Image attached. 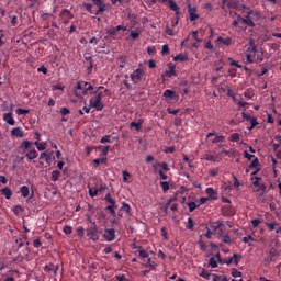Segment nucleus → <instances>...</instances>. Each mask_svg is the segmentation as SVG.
<instances>
[{
    "instance_id": "1",
    "label": "nucleus",
    "mask_w": 281,
    "mask_h": 281,
    "mask_svg": "<svg viewBox=\"0 0 281 281\" xmlns=\"http://www.w3.org/2000/svg\"><path fill=\"white\" fill-rule=\"evenodd\" d=\"M240 8L243 10V15H238V21H240L241 24H246L249 27H255L256 26L255 21H256V18L259 16V13L244 4L240 5Z\"/></svg>"
},
{
    "instance_id": "2",
    "label": "nucleus",
    "mask_w": 281,
    "mask_h": 281,
    "mask_svg": "<svg viewBox=\"0 0 281 281\" xmlns=\"http://www.w3.org/2000/svg\"><path fill=\"white\" fill-rule=\"evenodd\" d=\"M93 90H94V87L92 86V83L87 81H79L77 82L74 91L77 98H82V95H89L90 91H93Z\"/></svg>"
},
{
    "instance_id": "3",
    "label": "nucleus",
    "mask_w": 281,
    "mask_h": 281,
    "mask_svg": "<svg viewBox=\"0 0 281 281\" xmlns=\"http://www.w3.org/2000/svg\"><path fill=\"white\" fill-rule=\"evenodd\" d=\"M256 54H258V48L251 40L249 47L246 49V65H254Z\"/></svg>"
},
{
    "instance_id": "4",
    "label": "nucleus",
    "mask_w": 281,
    "mask_h": 281,
    "mask_svg": "<svg viewBox=\"0 0 281 281\" xmlns=\"http://www.w3.org/2000/svg\"><path fill=\"white\" fill-rule=\"evenodd\" d=\"M226 226H227L228 228H232V227H233V225H232L229 222H224V221H216V222H214V223L212 224V228L214 229V232H217V234H218L220 236H222V234H223V235L227 234V233H226Z\"/></svg>"
},
{
    "instance_id": "5",
    "label": "nucleus",
    "mask_w": 281,
    "mask_h": 281,
    "mask_svg": "<svg viewBox=\"0 0 281 281\" xmlns=\"http://www.w3.org/2000/svg\"><path fill=\"white\" fill-rule=\"evenodd\" d=\"M206 140L212 145L223 144L225 143V136L220 135L216 131H212L206 135Z\"/></svg>"
},
{
    "instance_id": "6",
    "label": "nucleus",
    "mask_w": 281,
    "mask_h": 281,
    "mask_svg": "<svg viewBox=\"0 0 281 281\" xmlns=\"http://www.w3.org/2000/svg\"><path fill=\"white\" fill-rule=\"evenodd\" d=\"M86 234H87V237L94 243L99 241L100 239L99 229L95 225L88 227L86 229Z\"/></svg>"
},
{
    "instance_id": "7",
    "label": "nucleus",
    "mask_w": 281,
    "mask_h": 281,
    "mask_svg": "<svg viewBox=\"0 0 281 281\" xmlns=\"http://www.w3.org/2000/svg\"><path fill=\"white\" fill-rule=\"evenodd\" d=\"M144 74H146L144 68H137L130 75V78L134 85H137L144 78Z\"/></svg>"
},
{
    "instance_id": "8",
    "label": "nucleus",
    "mask_w": 281,
    "mask_h": 281,
    "mask_svg": "<svg viewBox=\"0 0 281 281\" xmlns=\"http://www.w3.org/2000/svg\"><path fill=\"white\" fill-rule=\"evenodd\" d=\"M89 104L91 109H95V111H102L104 109V103H102V99L100 97H93L89 100Z\"/></svg>"
},
{
    "instance_id": "9",
    "label": "nucleus",
    "mask_w": 281,
    "mask_h": 281,
    "mask_svg": "<svg viewBox=\"0 0 281 281\" xmlns=\"http://www.w3.org/2000/svg\"><path fill=\"white\" fill-rule=\"evenodd\" d=\"M93 5L98 7L97 12H94L95 15L102 14L104 11H106V4L104 3V0H91Z\"/></svg>"
},
{
    "instance_id": "10",
    "label": "nucleus",
    "mask_w": 281,
    "mask_h": 281,
    "mask_svg": "<svg viewBox=\"0 0 281 281\" xmlns=\"http://www.w3.org/2000/svg\"><path fill=\"white\" fill-rule=\"evenodd\" d=\"M252 186L257 189V192L265 191L266 186L262 182V179L260 177H251Z\"/></svg>"
},
{
    "instance_id": "11",
    "label": "nucleus",
    "mask_w": 281,
    "mask_h": 281,
    "mask_svg": "<svg viewBox=\"0 0 281 281\" xmlns=\"http://www.w3.org/2000/svg\"><path fill=\"white\" fill-rule=\"evenodd\" d=\"M103 238L108 243H112L115 240V229L114 228H106L103 234Z\"/></svg>"
},
{
    "instance_id": "12",
    "label": "nucleus",
    "mask_w": 281,
    "mask_h": 281,
    "mask_svg": "<svg viewBox=\"0 0 281 281\" xmlns=\"http://www.w3.org/2000/svg\"><path fill=\"white\" fill-rule=\"evenodd\" d=\"M92 94L102 100V98L109 95V89H104V86H100L95 91L92 92Z\"/></svg>"
},
{
    "instance_id": "13",
    "label": "nucleus",
    "mask_w": 281,
    "mask_h": 281,
    "mask_svg": "<svg viewBox=\"0 0 281 281\" xmlns=\"http://www.w3.org/2000/svg\"><path fill=\"white\" fill-rule=\"evenodd\" d=\"M44 271L46 273H53L54 276H57V273L59 271V267L57 265L49 262L48 265H46L44 267Z\"/></svg>"
},
{
    "instance_id": "14",
    "label": "nucleus",
    "mask_w": 281,
    "mask_h": 281,
    "mask_svg": "<svg viewBox=\"0 0 281 281\" xmlns=\"http://www.w3.org/2000/svg\"><path fill=\"white\" fill-rule=\"evenodd\" d=\"M225 4L229 8V9H237L240 4L239 1L237 0H222V5L221 8L224 9Z\"/></svg>"
},
{
    "instance_id": "15",
    "label": "nucleus",
    "mask_w": 281,
    "mask_h": 281,
    "mask_svg": "<svg viewBox=\"0 0 281 281\" xmlns=\"http://www.w3.org/2000/svg\"><path fill=\"white\" fill-rule=\"evenodd\" d=\"M215 43L217 45H224V47H231L232 43H233V40L231 37H222V36H218L215 41Z\"/></svg>"
},
{
    "instance_id": "16",
    "label": "nucleus",
    "mask_w": 281,
    "mask_h": 281,
    "mask_svg": "<svg viewBox=\"0 0 281 281\" xmlns=\"http://www.w3.org/2000/svg\"><path fill=\"white\" fill-rule=\"evenodd\" d=\"M188 13H189V19L191 22H194L195 20L199 19V15L196 14V8L191 7V4H188Z\"/></svg>"
},
{
    "instance_id": "17",
    "label": "nucleus",
    "mask_w": 281,
    "mask_h": 281,
    "mask_svg": "<svg viewBox=\"0 0 281 281\" xmlns=\"http://www.w3.org/2000/svg\"><path fill=\"white\" fill-rule=\"evenodd\" d=\"M166 100H178L179 95L173 90L167 89L162 93Z\"/></svg>"
},
{
    "instance_id": "18",
    "label": "nucleus",
    "mask_w": 281,
    "mask_h": 281,
    "mask_svg": "<svg viewBox=\"0 0 281 281\" xmlns=\"http://www.w3.org/2000/svg\"><path fill=\"white\" fill-rule=\"evenodd\" d=\"M3 121L10 125V126H15L16 122L13 117V113L12 112H8L3 114Z\"/></svg>"
},
{
    "instance_id": "19",
    "label": "nucleus",
    "mask_w": 281,
    "mask_h": 281,
    "mask_svg": "<svg viewBox=\"0 0 281 281\" xmlns=\"http://www.w3.org/2000/svg\"><path fill=\"white\" fill-rule=\"evenodd\" d=\"M25 158H26L29 161L35 160V159L38 158V151H37L35 148H32V149H30V150L26 151Z\"/></svg>"
},
{
    "instance_id": "20",
    "label": "nucleus",
    "mask_w": 281,
    "mask_h": 281,
    "mask_svg": "<svg viewBox=\"0 0 281 281\" xmlns=\"http://www.w3.org/2000/svg\"><path fill=\"white\" fill-rule=\"evenodd\" d=\"M34 143L31 142V140H23L20 145V149L23 151V153H27L32 149Z\"/></svg>"
},
{
    "instance_id": "21",
    "label": "nucleus",
    "mask_w": 281,
    "mask_h": 281,
    "mask_svg": "<svg viewBox=\"0 0 281 281\" xmlns=\"http://www.w3.org/2000/svg\"><path fill=\"white\" fill-rule=\"evenodd\" d=\"M11 136L16 138H24L25 134L22 131V127H14L11 130Z\"/></svg>"
},
{
    "instance_id": "22",
    "label": "nucleus",
    "mask_w": 281,
    "mask_h": 281,
    "mask_svg": "<svg viewBox=\"0 0 281 281\" xmlns=\"http://www.w3.org/2000/svg\"><path fill=\"white\" fill-rule=\"evenodd\" d=\"M205 193L209 195V200L216 201L217 200V192L213 188L209 187L205 189Z\"/></svg>"
},
{
    "instance_id": "23",
    "label": "nucleus",
    "mask_w": 281,
    "mask_h": 281,
    "mask_svg": "<svg viewBox=\"0 0 281 281\" xmlns=\"http://www.w3.org/2000/svg\"><path fill=\"white\" fill-rule=\"evenodd\" d=\"M165 76H167V78H172V76H177L176 66L172 63L168 64V70L165 72Z\"/></svg>"
},
{
    "instance_id": "24",
    "label": "nucleus",
    "mask_w": 281,
    "mask_h": 281,
    "mask_svg": "<svg viewBox=\"0 0 281 281\" xmlns=\"http://www.w3.org/2000/svg\"><path fill=\"white\" fill-rule=\"evenodd\" d=\"M60 16L66 19V23H69V20L75 18V15L67 9L61 10Z\"/></svg>"
},
{
    "instance_id": "25",
    "label": "nucleus",
    "mask_w": 281,
    "mask_h": 281,
    "mask_svg": "<svg viewBox=\"0 0 281 281\" xmlns=\"http://www.w3.org/2000/svg\"><path fill=\"white\" fill-rule=\"evenodd\" d=\"M0 192L7 200H11L13 196V192L9 187L2 188Z\"/></svg>"
},
{
    "instance_id": "26",
    "label": "nucleus",
    "mask_w": 281,
    "mask_h": 281,
    "mask_svg": "<svg viewBox=\"0 0 281 281\" xmlns=\"http://www.w3.org/2000/svg\"><path fill=\"white\" fill-rule=\"evenodd\" d=\"M142 125H144V119H138L137 122H132L130 126L135 128L137 132L142 131Z\"/></svg>"
},
{
    "instance_id": "27",
    "label": "nucleus",
    "mask_w": 281,
    "mask_h": 281,
    "mask_svg": "<svg viewBox=\"0 0 281 281\" xmlns=\"http://www.w3.org/2000/svg\"><path fill=\"white\" fill-rule=\"evenodd\" d=\"M222 212L224 216H227V217L234 216V210L232 206L224 205L222 209Z\"/></svg>"
},
{
    "instance_id": "28",
    "label": "nucleus",
    "mask_w": 281,
    "mask_h": 281,
    "mask_svg": "<svg viewBox=\"0 0 281 281\" xmlns=\"http://www.w3.org/2000/svg\"><path fill=\"white\" fill-rule=\"evenodd\" d=\"M143 30L142 27H136L134 30H131L130 32V36L133 38V40H137L139 38V35L142 34Z\"/></svg>"
},
{
    "instance_id": "29",
    "label": "nucleus",
    "mask_w": 281,
    "mask_h": 281,
    "mask_svg": "<svg viewBox=\"0 0 281 281\" xmlns=\"http://www.w3.org/2000/svg\"><path fill=\"white\" fill-rule=\"evenodd\" d=\"M34 146L37 148L38 151H45L47 149V143L46 142H34Z\"/></svg>"
},
{
    "instance_id": "30",
    "label": "nucleus",
    "mask_w": 281,
    "mask_h": 281,
    "mask_svg": "<svg viewBox=\"0 0 281 281\" xmlns=\"http://www.w3.org/2000/svg\"><path fill=\"white\" fill-rule=\"evenodd\" d=\"M204 160L210 161V162H217L218 157L216 154H205Z\"/></svg>"
},
{
    "instance_id": "31",
    "label": "nucleus",
    "mask_w": 281,
    "mask_h": 281,
    "mask_svg": "<svg viewBox=\"0 0 281 281\" xmlns=\"http://www.w3.org/2000/svg\"><path fill=\"white\" fill-rule=\"evenodd\" d=\"M157 167L161 168L166 172L170 171V166L168 165V162H158L157 165H153L154 169H156Z\"/></svg>"
},
{
    "instance_id": "32",
    "label": "nucleus",
    "mask_w": 281,
    "mask_h": 281,
    "mask_svg": "<svg viewBox=\"0 0 281 281\" xmlns=\"http://www.w3.org/2000/svg\"><path fill=\"white\" fill-rule=\"evenodd\" d=\"M175 63H187L189 60L188 55L179 54L176 57H173Z\"/></svg>"
},
{
    "instance_id": "33",
    "label": "nucleus",
    "mask_w": 281,
    "mask_h": 281,
    "mask_svg": "<svg viewBox=\"0 0 281 281\" xmlns=\"http://www.w3.org/2000/svg\"><path fill=\"white\" fill-rule=\"evenodd\" d=\"M21 195L26 199L30 196V188L27 186H22L20 188Z\"/></svg>"
},
{
    "instance_id": "34",
    "label": "nucleus",
    "mask_w": 281,
    "mask_h": 281,
    "mask_svg": "<svg viewBox=\"0 0 281 281\" xmlns=\"http://www.w3.org/2000/svg\"><path fill=\"white\" fill-rule=\"evenodd\" d=\"M213 276V281H229L228 278L226 277V274H217L214 273Z\"/></svg>"
},
{
    "instance_id": "35",
    "label": "nucleus",
    "mask_w": 281,
    "mask_h": 281,
    "mask_svg": "<svg viewBox=\"0 0 281 281\" xmlns=\"http://www.w3.org/2000/svg\"><path fill=\"white\" fill-rule=\"evenodd\" d=\"M60 177H61V172L59 170L52 171L50 179H52L53 182L59 181Z\"/></svg>"
},
{
    "instance_id": "36",
    "label": "nucleus",
    "mask_w": 281,
    "mask_h": 281,
    "mask_svg": "<svg viewBox=\"0 0 281 281\" xmlns=\"http://www.w3.org/2000/svg\"><path fill=\"white\" fill-rule=\"evenodd\" d=\"M187 206L189 207V212H194L198 207H200V204H196L193 201L187 202Z\"/></svg>"
},
{
    "instance_id": "37",
    "label": "nucleus",
    "mask_w": 281,
    "mask_h": 281,
    "mask_svg": "<svg viewBox=\"0 0 281 281\" xmlns=\"http://www.w3.org/2000/svg\"><path fill=\"white\" fill-rule=\"evenodd\" d=\"M117 206L108 205L105 207V211H108L112 217H116L117 216V213L115 212Z\"/></svg>"
},
{
    "instance_id": "38",
    "label": "nucleus",
    "mask_w": 281,
    "mask_h": 281,
    "mask_svg": "<svg viewBox=\"0 0 281 281\" xmlns=\"http://www.w3.org/2000/svg\"><path fill=\"white\" fill-rule=\"evenodd\" d=\"M104 201L109 203L110 206H117V204H115V199L111 198V193L105 195Z\"/></svg>"
},
{
    "instance_id": "39",
    "label": "nucleus",
    "mask_w": 281,
    "mask_h": 281,
    "mask_svg": "<svg viewBox=\"0 0 281 281\" xmlns=\"http://www.w3.org/2000/svg\"><path fill=\"white\" fill-rule=\"evenodd\" d=\"M121 211L126 213L128 216H131V205L126 202H123Z\"/></svg>"
},
{
    "instance_id": "40",
    "label": "nucleus",
    "mask_w": 281,
    "mask_h": 281,
    "mask_svg": "<svg viewBox=\"0 0 281 281\" xmlns=\"http://www.w3.org/2000/svg\"><path fill=\"white\" fill-rule=\"evenodd\" d=\"M24 209L22 205H14L12 207V212L14 213V215L19 216L21 213H23Z\"/></svg>"
},
{
    "instance_id": "41",
    "label": "nucleus",
    "mask_w": 281,
    "mask_h": 281,
    "mask_svg": "<svg viewBox=\"0 0 281 281\" xmlns=\"http://www.w3.org/2000/svg\"><path fill=\"white\" fill-rule=\"evenodd\" d=\"M220 237L222 238V241H223L224 244H226V245L232 244V239H231V237H229L228 234H223V233H222V235H220Z\"/></svg>"
},
{
    "instance_id": "42",
    "label": "nucleus",
    "mask_w": 281,
    "mask_h": 281,
    "mask_svg": "<svg viewBox=\"0 0 281 281\" xmlns=\"http://www.w3.org/2000/svg\"><path fill=\"white\" fill-rule=\"evenodd\" d=\"M228 139L232 143H238L240 140V135L238 133H233Z\"/></svg>"
},
{
    "instance_id": "43",
    "label": "nucleus",
    "mask_w": 281,
    "mask_h": 281,
    "mask_svg": "<svg viewBox=\"0 0 281 281\" xmlns=\"http://www.w3.org/2000/svg\"><path fill=\"white\" fill-rule=\"evenodd\" d=\"M160 187H161L164 193L170 191V183L168 181H161Z\"/></svg>"
},
{
    "instance_id": "44",
    "label": "nucleus",
    "mask_w": 281,
    "mask_h": 281,
    "mask_svg": "<svg viewBox=\"0 0 281 281\" xmlns=\"http://www.w3.org/2000/svg\"><path fill=\"white\" fill-rule=\"evenodd\" d=\"M89 189V195L91 198H95L99 195V190L97 188H91L90 186H88Z\"/></svg>"
},
{
    "instance_id": "45",
    "label": "nucleus",
    "mask_w": 281,
    "mask_h": 281,
    "mask_svg": "<svg viewBox=\"0 0 281 281\" xmlns=\"http://www.w3.org/2000/svg\"><path fill=\"white\" fill-rule=\"evenodd\" d=\"M29 113H31V110L22 109V108H19V109L16 110V115H18V116L29 115Z\"/></svg>"
},
{
    "instance_id": "46",
    "label": "nucleus",
    "mask_w": 281,
    "mask_h": 281,
    "mask_svg": "<svg viewBox=\"0 0 281 281\" xmlns=\"http://www.w3.org/2000/svg\"><path fill=\"white\" fill-rule=\"evenodd\" d=\"M169 8L175 11L177 14L179 13V7L177 5V3L172 0L169 1Z\"/></svg>"
},
{
    "instance_id": "47",
    "label": "nucleus",
    "mask_w": 281,
    "mask_h": 281,
    "mask_svg": "<svg viewBox=\"0 0 281 281\" xmlns=\"http://www.w3.org/2000/svg\"><path fill=\"white\" fill-rule=\"evenodd\" d=\"M194 225H195V223H194V221L192 220V217H189V218H188L187 229L193 232V231H194Z\"/></svg>"
},
{
    "instance_id": "48",
    "label": "nucleus",
    "mask_w": 281,
    "mask_h": 281,
    "mask_svg": "<svg viewBox=\"0 0 281 281\" xmlns=\"http://www.w3.org/2000/svg\"><path fill=\"white\" fill-rule=\"evenodd\" d=\"M222 156H225V157H234V156H235L234 149H229V150L223 149V150H222Z\"/></svg>"
},
{
    "instance_id": "49",
    "label": "nucleus",
    "mask_w": 281,
    "mask_h": 281,
    "mask_svg": "<svg viewBox=\"0 0 281 281\" xmlns=\"http://www.w3.org/2000/svg\"><path fill=\"white\" fill-rule=\"evenodd\" d=\"M213 274H214V273H210V272L203 270V271L200 273V277L203 278V279H205V280H210L211 277L213 278Z\"/></svg>"
},
{
    "instance_id": "50",
    "label": "nucleus",
    "mask_w": 281,
    "mask_h": 281,
    "mask_svg": "<svg viewBox=\"0 0 281 281\" xmlns=\"http://www.w3.org/2000/svg\"><path fill=\"white\" fill-rule=\"evenodd\" d=\"M63 232L65 235H71L74 233V228L69 225L64 226Z\"/></svg>"
},
{
    "instance_id": "51",
    "label": "nucleus",
    "mask_w": 281,
    "mask_h": 281,
    "mask_svg": "<svg viewBox=\"0 0 281 281\" xmlns=\"http://www.w3.org/2000/svg\"><path fill=\"white\" fill-rule=\"evenodd\" d=\"M232 258H233V262H234L236 266H238L239 260L241 259V255L234 252Z\"/></svg>"
},
{
    "instance_id": "52",
    "label": "nucleus",
    "mask_w": 281,
    "mask_h": 281,
    "mask_svg": "<svg viewBox=\"0 0 281 281\" xmlns=\"http://www.w3.org/2000/svg\"><path fill=\"white\" fill-rule=\"evenodd\" d=\"M71 111L69 110V108H61L60 109V115L63 117L67 116V115H70Z\"/></svg>"
},
{
    "instance_id": "53",
    "label": "nucleus",
    "mask_w": 281,
    "mask_h": 281,
    "mask_svg": "<svg viewBox=\"0 0 281 281\" xmlns=\"http://www.w3.org/2000/svg\"><path fill=\"white\" fill-rule=\"evenodd\" d=\"M259 166V159L256 157L251 164L249 165V169H257V167Z\"/></svg>"
},
{
    "instance_id": "54",
    "label": "nucleus",
    "mask_w": 281,
    "mask_h": 281,
    "mask_svg": "<svg viewBox=\"0 0 281 281\" xmlns=\"http://www.w3.org/2000/svg\"><path fill=\"white\" fill-rule=\"evenodd\" d=\"M249 123H250L249 131H252L258 125V122H257L256 117H251Z\"/></svg>"
},
{
    "instance_id": "55",
    "label": "nucleus",
    "mask_w": 281,
    "mask_h": 281,
    "mask_svg": "<svg viewBox=\"0 0 281 281\" xmlns=\"http://www.w3.org/2000/svg\"><path fill=\"white\" fill-rule=\"evenodd\" d=\"M100 144H111V135H105L101 138Z\"/></svg>"
},
{
    "instance_id": "56",
    "label": "nucleus",
    "mask_w": 281,
    "mask_h": 281,
    "mask_svg": "<svg viewBox=\"0 0 281 281\" xmlns=\"http://www.w3.org/2000/svg\"><path fill=\"white\" fill-rule=\"evenodd\" d=\"M105 161H106V157H103V158L94 159L93 164L97 165V166H100V165H104Z\"/></svg>"
},
{
    "instance_id": "57",
    "label": "nucleus",
    "mask_w": 281,
    "mask_h": 281,
    "mask_svg": "<svg viewBox=\"0 0 281 281\" xmlns=\"http://www.w3.org/2000/svg\"><path fill=\"white\" fill-rule=\"evenodd\" d=\"M209 265L212 269H216L217 268V261L215 260L214 257L210 258L209 260Z\"/></svg>"
},
{
    "instance_id": "58",
    "label": "nucleus",
    "mask_w": 281,
    "mask_h": 281,
    "mask_svg": "<svg viewBox=\"0 0 281 281\" xmlns=\"http://www.w3.org/2000/svg\"><path fill=\"white\" fill-rule=\"evenodd\" d=\"M233 263V258L229 257V258H223L221 260V265H227V266H231Z\"/></svg>"
},
{
    "instance_id": "59",
    "label": "nucleus",
    "mask_w": 281,
    "mask_h": 281,
    "mask_svg": "<svg viewBox=\"0 0 281 281\" xmlns=\"http://www.w3.org/2000/svg\"><path fill=\"white\" fill-rule=\"evenodd\" d=\"M276 139L279 140V143H278V144L274 143V144L272 145L273 151H277V150L280 148V145H281V136H276Z\"/></svg>"
},
{
    "instance_id": "60",
    "label": "nucleus",
    "mask_w": 281,
    "mask_h": 281,
    "mask_svg": "<svg viewBox=\"0 0 281 281\" xmlns=\"http://www.w3.org/2000/svg\"><path fill=\"white\" fill-rule=\"evenodd\" d=\"M216 89L220 91V93H225L226 86H225V83L222 82V83L216 86Z\"/></svg>"
},
{
    "instance_id": "61",
    "label": "nucleus",
    "mask_w": 281,
    "mask_h": 281,
    "mask_svg": "<svg viewBox=\"0 0 281 281\" xmlns=\"http://www.w3.org/2000/svg\"><path fill=\"white\" fill-rule=\"evenodd\" d=\"M232 277L233 278H241L243 273L234 268L233 271H232Z\"/></svg>"
},
{
    "instance_id": "62",
    "label": "nucleus",
    "mask_w": 281,
    "mask_h": 281,
    "mask_svg": "<svg viewBox=\"0 0 281 281\" xmlns=\"http://www.w3.org/2000/svg\"><path fill=\"white\" fill-rule=\"evenodd\" d=\"M138 255H139V257L143 258V259H146V258L149 257L148 251H146V250H144V249L139 250V251H138Z\"/></svg>"
},
{
    "instance_id": "63",
    "label": "nucleus",
    "mask_w": 281,
    "mask_h": 281,
    "mask_svg": "<svg viewBox=\"0 0 281 281\" xmlns=\"http://www.w3.org/2000/svg\"><path fill=\"white\" fill-rule=\"evenodd\" d=\"M205 49H209V52H213L214 49V46L213 44L211 43V40H209L205 45H204Z\"/></svg>"
},
{
    "instance_id": "64",
    "label": "nucleus",
    "mask_w": 281,
    "mask_h": 281,
    "mask_svg": "<svg viewBox=\"0 0 281 281\" xmlns=\"http://www.w3.org/2000/svg\"><path fill=\"white\" fill-rule=\"evenodd\" d=\"M116 281H128L125 274H117L115 276Z\"/></svg>"
}]
</instances>
